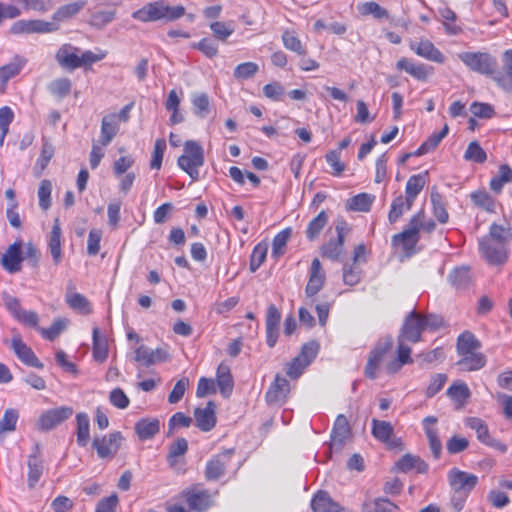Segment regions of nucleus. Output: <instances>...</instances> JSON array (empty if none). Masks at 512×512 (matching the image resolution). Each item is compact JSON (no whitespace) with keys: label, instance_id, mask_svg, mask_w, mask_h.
<instances>
[{"label":"nucleus","instance_id":"9","mask_svg":"<svg viewBox=\"0 0 512 512\" xmlns=\"http://www.w3.org/2000/svg\"><path fill=\"white\" fill-rule=\"evenodd\" d=\"M479 249L486 261L493 265L504 264L509 257V250L506 245L492 243L487 237L479 241Z\"/></svg>","mask_w":512,"mask_h":512},{"label":"nucleus","instance_id":"3","mask_svg":"<svg viewBox=\"0 0 512 512\" xmlns=\"http://www.w3.org/2000/svg\"><path fill=\"white\" fill-rule=\"evenodd\" d=\"M80 49L70 44L62 45L55 54L57 63L64 69L75 70L77 68L91 65L102 60L105 54L97 55L92 51H84L81 54Z\"/></svg>","mask_w":512,"mask_h":512},{"label":"nucleus","instance_id":"60","mask_svg":"<svg viewBox=\"0 0 512 512\" xmlns=\"http://www.w3.org/2000/svg\"><path fill=\"white\" fill-rule=\"evenodd\" d=\"M259 70V66L254 62H244L237 65L234 69V77L238 80H245L253 77Z\"/></svg>","mask_w":512,"mask_h":512},{"label":"nucleus","instance_id":"51","mask_svg":"<svg viewBox=\"0 0 512 512\" xmlns=\"http://www.w3.org/2000/svg\"><path fill=\"white\" fill-rule=\"evenodd\" d=\"M437 418L428 416L423 420V426L426 436L429 440L430 448H441V442L437 434Z\"/></svg>","mask_w":512,"mask_h":512},{"label":"nucleus","instance_id":"50","mask_svg":"<svg viewBox=\"0 0 512 512\" xmlns=\"http://www.w3.org/2000/svg\"><path fill=\"white\" fill-rule=\"evenodd\" d=\"M452 284L456 289L465 290L472 284V275L468 267L455 268L452 275Z\"/></svg>","mask_w":512,"mask_h":512},{"label":"nucleus","instance_id":"7","mask_svg":"<svg viewBox=\"0 0 512 512\" xmlns=\"http://www.w3.org/2000/svg\"><path fill=\"white\" fill-rule=\"evenodd\" d=\"M59 29V25L55 22L44 21L40 19L18 20L14 22L10 28L11 34H46L52 33Z\"/></svg>","mask_w":512,"mask_h":512},{"label":"nucleus","instance_id":"43","mask_svg":"<svg viewBox=\"0 0 512 512\" xmlns=\"http://www.w3.org/2000/svg\"><path fill=\"white\" fill-rule=\"evenodd\" d=\"M282 42L287 50L298 55H306L307 51L294 30H285L282 34Z\"/></svg>","mask_w":512,"mask_h":512},{"label":"nucleus","instance_id":"59","mask_svg":"<svg viewBox=\"0 0 512 512\" xmlns=\"http://www.w3.org/2000/svg\"><path fill=\"white\" fill-rule=\"evenodd\" d=\"M464 158L476 163H484L487 159V154L477 141H473L468 145Z\"/></svg>","mask_w":512,"mask_h":512},{"label":"nucleus","instance_id":"21","mask_svg":"<svg viewBox=\"0 0 512 512\" xmlns=\"http://www.w3.org/2000/svg\"><path fill=\"white\" fill-rule=\"evenodd\" d=\"M21 247V242H14L2 256L1 264L9 273H16L21 270V262L23 260Z\"/></svg>","mask_w":512,"mask_h":512},{"label":"nucleus","instance_id":"29","mask_svg":"<svg viewBox=\"0 0 512 512\" xmlns=\"http://www.w3.org/2000/svg\"><path fill=\"white\" fill-rule=\"evenodd\" d=\"M27 60L21 56H14L12 61L0 67V83L5 88L7 82L17 76L23 67L26 65Z\"/></svg>","mask_w":512,"mask_h":512},{"label":"nucleus","instance_id":"20","mask_svg":"<svg viewBox=\"0 0 512 512\" xmlns=\"http://www.w3.org/2000/svg\"><path fill=\"white\" fill-rule=\"evenodd\" d=\"M281 314L275 305H270L266 312V342L269 347H274L278 335Z\"/></svg>","mask_w":512,"mask_h":512},{"label":"nucleus","instance_id":"24","mask_svg":"<svg viewBox=\"0 0 512 512\" xmlns=\"http://www.w3.org/2000/svg\"><path fill=\"white\" fill-rule=\"evenodd\" d=\"M61 236L62 230L60 221L59 218H55L47 243L55 265H58L62 260Z\"/></svg>","mask_w":512,"mask_h":512},{"label":"nucleus","instance_id":"35","mask_svg":"<svg viewBox=\"0 0 512 512\" xmlns=\"http://www.w3.org/2000/svg\"><path fill=\"white\" fill-rule=\"evenodd\" d=\"M426 184L425 174H416L412 175L405 187V197L408 199V205H413L414 200L419 195V193L423 190Z\"/></svg>","mask_w":512,"mask_h":512},{"label":"nucleus","instance_id":"44","mask_svg":"<svg viewBox=\"0 0 512 512\" xmlns=\"http://www.w3.org/2000/svg\"><path fill=\"white\" fill-rule=\"evenodd\" d=\"M77 421V443L79 446H86L90 439V420L86 413H78Z\"/></svg>","mask_w":512,"mask_h":512},{"label":"nucleus","instance_id":"10","mask_svg":"<svg viewBox=\"0 0 512 512\" xmlns=\"http://www.w3.org/2000/svg\"><path fill=\"white\" fill-rule=\"evenodd\" d=\"M424 330L422 316L412 311L406 316L399 337L406 341L416 343L420 341L421 333Z\"/></svg>","mask_w":512,"mask_h":512},{"label":"nucleus","instance_id":"28","mask_svg":"<svg viewBox=\"0 0 512 512\" xmlns=\"http://www.w3.org/2000/svg\"><path fill=\"white\" fill-rule=\"evenodd\" d=\"M216 381L222 396L228 398L232 393L234 381L231 375L230 367L227 364L221 363L218 366L216 373Z\"/></svg>","mask_w":512,"mask_h":512},{"label":"nucleus","instance_id":"33","mask_svg":"<svg viewBox=\"0 0 512 512\" xmlns=\"http://www.w3.org/2000/svg\"><path fill=\"white\" fill-rule=\"evenodd\" d=\"M118 130L117 117L114 114L104 116L101 122L100 143L103 146H107L113 140Z\"/></svg>","mask_w":512,"mask_h":512},{"label":"nucleus","instance_id":"61","mask_svg":"<svg viewBox=\"0 0 512 512\" xmlns=\"http://www.w3.org/2000/svg\"><path fill=\"white\" fill-rule=\"evenodd\" d=\"M54 155V147L48 141H44L41 149L40 156L36 162L35 169H39L38 175H40L47 167L48 163Z\"/></svg>","mask_w":512,"mask_h":512},{"label":"nucleus","instance_id":"15","mask_svg":"<svg viewBox=\"0 0 512 512\" xmlns=\"http://www.w3.org/2000/svg\"><path fill=\"white\" fill-rule=\"evenodd\" d=\"M168 359L167 352L162 348L150 349L145 345H140L134 351L133 360L145 367L157 363L165 362Z\"/></svg>","mask_w":512,"mask_h":512},{"label":"nucleus","instance_id":"38","mask_svg":"<svg viewBox=\"0 0 512 512\" xmlns=\"http://www.w3.org/2000/svg\"><path fill=\"white\" fill-rule=\"evenodd\" d=\"M395 469L404 473L415 469L417 472L422 473L426 471L427 465L419 457L408 453L396 462Z\"/></svg>","mask_w":512,"mask_h":512},{"label":"nucleus","instance_id":"17","mask_svg":"<svg viewBox=\"0 0 512 512\" xmlns=\"http://www.w3.org/2000/svg\"><path fill=\"white\" fill-rule=\"evenodd\" d=\"M290 391V384L287 379L276 375L266 392L265 398L269 404H282Z\"/></svg>","mask_w":512,"mask_h":512},{"label":"nucleus","instance_id":"58","mask_svg":"<svg viewBox=\"0 0 512 512\" xmlns=\"http://www.w3.org/2000/svg\"><path fill=\"white\" fill-rule=\"evenodd\" d=\"M52 184L49 180H42L38 188L39 206L43 210H48L51 206Z\"/></svg>","mask_w":512,"mask_h":512},{"label":"nucleus","instance_id":"53","mask_svg":"<svg viewBox=\"0 0 512 512\" xmlns=\"http://www.w3.org/2000/svg\"><path fill=\"white\" fill-rule=\"evenodd\" d=\"M72 83L68 78H58L48 85L49 92L58 98L66 97L71 91Z\"/></svg>","mask_w":512,"mask_h":512},{"label":"nucleus","instance_id":"8","mask_svg":"<svg viewBox=\"0 0 512 512\" xmlns=\"http://www.w3.org/2000/svg\"><path fill=\"white\" fill-rule=\"evenodd\" d=\"M470 69L481 74H492L496 68V59L488 53H461L458 55Z\"/></svg>","mask_w":512,"mask_h":512},{"label":"nucleus","instance_id":"63","mask_svg":"<svg viewBox=\"0 0 512 512\" xmlns=\"http://www.w3.org/2000/svg\"><path fill=\"white\" fill-rule=\"evenodd\" d=\"M210 29L213 32L215 38L226 41L228 37H230L234 32V27L231 23H225L216 21L210 24Z\"/></svg>","mask_w":512,"mask_h":512},{"label":"nucleus","instance_id":"23","mask_svg":"<svg viewBox=\"0 0 512 512\" xmlns=\"http://www.w3.org/2000/svg\"><path fill=\"white\" fill-rule=\"evenodd\" d=\"M471 390L468 385L462 380H455L450 385V399L454 403L456 410H462L468 404L471 398Z\"/></svg>","mask_w":512,"mask_h":512},{"label":"nucleus","instance_id":"40","mask_svg":"<svg viewBox=\"0 0 512 512\" xmlns=\"http://www.w3.org/2000/svg\"><path fill=\"white\" fill-rule=\"evenodd\" d=\"M396 67L399 70H404L417 80H425L428 76V71L423 64H415L407 58H401L397 61Z\"/></svg>","mask_w":512,"mask_h":512},{"label":"nucleus","instance_id":"39","mask_svg":"<svg viewBox=\"0 0 512 512\" xmlns=\"http://www.w3.org/2000/svg\"><path fill=\"white\" fill-rule=\"evenodd\" d=\"M466 425L475 430L477 438L483 445L492 446L493 439L489 434L488 427L485 422L477 417H470L466 419Z\"/></svg>","mask_w":512,"mask_h":512},{"label":"nucleus","instance_id":"32","mask_svg":"<svg viewBox=\"0 0 512 512\" xmlns=\"http://www.w3.org/2000/svg\"><path fill=\"white\" fill-rule=\"evenodd\" d=\"M66 303L70 308L78 311L81 314H90L91 306L87 298L77 292L73 291L72 285L68 286L67 292L65 295Z\"/></svg>","mask_w":512,"mask_h":512},{"label":"nucleus","instance_id":"49","mask_svg":"<svg viewBox=\"0 0 512 512\" xmlns=\"http://www.w3.org/2000/svg\"><path fill=\"white\" fill-rule=\"evenodd\" d=\"M488 238L499 244L506 245L512 240V229L510 227H504L502 225L493 223L490 226Z\"/></svg>","mask_w":512,"mask_h":512},{"label":"nucleus","instance_id":"37","mask_svg":"<svg viewBox=\"0 0 512 512\" xmlns=\"http://www.w3.org/2000/svg\"><path fill=\"white\" fill-rule=\"evenodd\" d=\"M448 133V123H445L442 127V129L437 132L433 133L425 142H423L415 151V156H422L425 155L431 151H433L439 143L443 140V138Z\"/></svg>","mask_w":512,"mask_h":512},{"label":"nucleus","instance_id":"47","mask_svg":"<svg viewBox=\"0 0 512 512\" xmlns=\"http://www.w3.org/2000/svg\"><path fill=\"white\" fill-rule=\"evenodd\" d=\"M328 222V216L325 211H321L313 218L306 229V236L310 241L315 240Z\"/></svg>","mask_w":512,"mask_h":512},{"label":"nucleus","instance_id":"64","mask_svg":"<svg viewBox=\"0 0 512 512\" xmlns=\"http://www.w3.org/2000/svg\"><path fill=\"white\" fill-rule=\"evenodd\" d=\"M193 420L191 417L186 416L182 412H177L169 419L168 422V436L172 435L176 428H188L192 424Z\"/></svg>","mask_w":512,"mask_h":512},{"label":"nucleus","instance_id":"52","mask_svg":"<svg viewBox=\"0 0 512 512\" xmlns=\"http://www.w3.org/2000/svg\"><path fill=\"white\" fill-rule=\"evenodd\" d=\"M408 205V199L402 195L396 197L392 204L388 214V220L390 223H395L407 210H410L412 205Z\"/></svg>","mask_w":512,"mask_h":512},{"label":"nucleus","instance_id":"26","mask_svg":"<svg viewBox=\"0 0 512 512\" xmlns=\"http://www.w3.org/2000/svg\"><path fill=\"white\" fill-rule=\"evenodd\" d=\"M134 430L140 440H149L159 432L160 421L156 418H142L136 422Z\"/></svg>","mask_w":512,"mask_h":512},{"label":"nucleus","instance_id":"2","mask_svg":"<svg viewBox=\"0 0 512 512\" xmlns=\"http://www.w3.org/2000/svg\"><path fill=\"white\" fill-rule=\"evenodd\" d=\"M478 484V477L458 468L450 470V502L452 512H460L471 493Z\"/></svg>","mask_w":512,"mask_h":512},{"label":"nucleus","instance_id":"25","mask_svg":"<svg viewBox=\"0 0 512 512\" xmlns=\"http://www.w3.org/2000/svg\"><path fill=\"white\" fill-rule=\"evenodd\" d=\"M311 509L313 512H341L342 507L335 502L328 492L320 490L311 500Z\"/></svg>","mask_w":512,"mask_h":512},{"label":"nucleus","instance_id":"62","mask_svg":"<svg viewBox=\"0 0 512 512\" xmlns=\"http://www.w3.org/2000/svg\"><path fill=\"white\" fill-rule=\"evenodd\" d=\"M18 412L15 409H6L0 420V434L3 432H11L16 428L18 421Z\"/></svg>","mask_w":512,"mask_h":512},{"label":"nucleus","instance_id":"19","mask_svg":"<svg viewBox=\"0 0 512 512\" xmlns=\"http://www.w3.org/2000/svg\"><path fill=\"white\" fill-rule=\"evenodd\" d=\"M351 437V428L345 415L339 414L331 432V446H344Z\"/></svg>","mask_w":512,"mask_h":512},{"label":"nucleus","instance_id":"42","mask_svg":"<svg viewBox=\"0 0 512 512\" xmlns=\"http://www.w3.org/2000/svg\"><path fill=\"white\" fill-rule=\"evenodd\" d=\"M194 114L201 119L206 118L210 113V101L206 93H193L191 97Z\"/></svg>","mask_w":512,"mask_h":512},{"label":"nucleus","instance_id":"48","mask_svg":"<svg viewBox=\"0 0 512 512\" xmlns=\"http://www.w3.org/2000/svg\"><path fill=\"white\" fill-rule=\"evenodd\" d=\"M123 436L120 432L110 433L102 438L95 437L92 448H119L123 444Z\"/></svg>","mask_w":512,"mask_h":512},{"label":"nucleus","instance_id":"6","mask_svg":"<svg viewBox=\"0 0 512 512\" xmlns=\"http://www.w3.org/2000/svg\"><path fill=\"white\" fill-rule=\"evenodd\" d=\"M73 415V408L61 406L44 411L36 421V428L40 431L52 430Z\"/></svg>","mask_w":512,"mask_h":512},{"label":"nucleus","instance_id":"18","mask_svg":"<svg viewBox=\"0 0 512 512\" xmlns=\"http://www.w3.org/2000/svg\"><path fill=\"white\" fill-rule=\"evenodd\" d=\"M216 404L209 401L204 408H196L194 418L196 426L202 431H210L216 425Z\"/></svg>","mask_w":512,"mask_h":512},{"label":"nucleus","instance_id":"13","mask_svg":"<svg viewBox=\"0 0 512 512\" xmlns=\"http://www.w3.org/2000/svg\"><path fill=\"white\" fill-rule=\"evenodd\" d=\"M348 231L349 228L347 227V223L344 220L338 221L336 225L337 238L334 240L331 239L329 242L322 246V256L329 258L331 260H337L339 256L342 254L344 246V237Z\"/></svg>","mask_w":512,"mask_h":512},{"label":"nucleus","instance_id":"41","mask_svg":"<svg viewBox=\"0 0 512 512\" xmlns=\"http://www.w3.org/2000/svg\"><path fill=\"white\" fill-rule=\"evenodd\" d=\"M512 182V169L507 164L499 166L497 174L490 180V188L496 193H500L505 184Z\"/></svg>","mask_w":512,"mask_h":512},{"label":"nucleus","instance_id":"30","mask_svg":"<svg viewBox=\"0 0 512 512\" xmlns=\"http://www.w3.org/2000/svg\"><path fill=\"white\" fill-rule=\"evenodd\" d=\"M93 338V358L97 362H104L108 358V339L100 333L98 327H94L92 331Z\"/></svg>","mask_w":512,"mask_h":512},{"label":"nucleus","instance_id":"11","mask_svg":"<svg viewBox=\"0 0 512 512\" xmlns=\"http://www.w3.org/2000/svg\"><path fill=\"white\" fill-rule=\"evenodd\" d=\"M13 337L11 340V348L16 356L26 365L42 369L43 364L38 360L35 353L22 340L19 332L12 330Z\"/></svg>","mask_w":512,"mask_h":512},{"label":"nucleus","instance_id":"57","mask_svg":"<svg viewBox=\"0 0 512 512\" xmlns=\"http://www.w3.org/2000/svg\"><path fill=\"white\" fill-rule=\"evenodd\" d=\"M398 507L388 499L378 498L364 505V512H395Z\"/></svg>","mask_w":512,"mask_h":512},{"label":"nucleus","instance_id":"27","mask_svg":"<svg viewBox=\"0 0 512 512\" xmlns=\"http://www.w3.org/2000/svg\"><path fill=\"white\" fill-rule=\"evenodd\" d=\"M480 348L481 342L476 338V336L472 332L468 330L462 332L457 338L456 353L458 357L477 351Z\"/></svg>","mask_w":512,"mask_h":512},{"label":"nucleus","instance_id":"16","mask_svg":"<svg viewBox=\"0 0 512 512\" xmlns=\"http://www.w3.org/2000/svg\"><path fill=\"white\" fill-rule=\"evenodd\" d=\"M409 47L418 56L429 61L436 63H443L445 61V56L427 39L411 40Z\"/></svg>","mask_w":512,"mask_h":512},{"label":"nucleus","instance_id":"14","mask_svg":"<svg viewBox=\"0 0 512 512\" xmlns=\"http://www.w3.org/2000/svg\"><path fill=\"white\" fill-rule=\"evenodd\" d=\"M326 275L318 258L312 260L309 279L305 288V294L308 298L314 297L324 286Z\"/></svg>","mask_w":512,"mask_h":512},{"label":"nucleus","instance_id":"46","mask_svg":"<svg viewBox=\"0 0 512 512\" xmlns=\"http://www.w3.org/2000/svg\"><path fill=\"white\" fill-rule=\"evenodd\" d=\"M431 202L433 205V213L439 222L445 223L448 219L446 211L445 197L441 195L435 188L431 191Z\"/></svg>","mask_w":512,"mask_h":512},{"label":"nucleus","instance_id":"31","mask_svg":"<svg viewBox=\"0 0 512 512\" xmlns=\"http://www.w3.org/2000/svg\"><path fill=\"white\" fill-rule=\"evenodd\" d=\"M28 468V486L34 488L44 471L43 459L39 451L29 456Z\"/></svg>","mask_w":512,"mask_h":512},{"label":"nucleus","instance_id":"5","mask_svg":"<svg viewBox=\"0 0 512 512\" xmlns=\"http://www.w3.org/2000/svg\"><path fill=\"white\" fill-rule=\"evenodd\" d=\"M423 225V211L415 214L409 221L407 228L393 236V242L400 244L407 255L413 253L415 245L419 241V232Z\"/></svg>","mask_w":512,"mask_h":512},{"label":"nucleus","instance_id":"22","mask_svg":"<svg viewBox=\"0 0 512 512\" xmlns=\"http://www.w3.org/2000/svg\"><path fill=\"white\" fill-rule=\"evenodd\" d=\"M486 363V356L477 350L466 355L459 356L455 365L460 371L473 372L481 370L485 367Z\"/></svg>","mask_w":512,"mask_h":512},{"label":"nucleus","instance_id":"1","mask_svg":"<svg viewBox=\"0 0 512 512\" xmlns=\"http://www.w3.org/2000/svg\"><path fill=\"white\" fill-rule=\"evenodd\" d=\"M185 15V7L170 6L166 0H157L145 4L132 14V17L141 22L165 21L172 22Z\"/></svg>","mask_w":512,"mask_h":512},{"label":"nucleus","instance_id":"12","mask_svg":"<svg viewBox=\"0 0 512 512\" xmlns=\"http://www.w3.org/2000/svg\"><path fill=\"white\" fill-rule=\"evenodd\" d=\"M393 341L392 338H385L381 340L371 351L370 356L368 358L366 367H365V375L368 378L375 379L377 374V368L382 362L384 356L387 352L392 348Z\"/></svg>","mask_w":512,"mask_h":512},{"label":"nucleus","instance_id":"36","mask_svg":"<svg viewBox=\"0 0 512 512\" xmlns=\"http://www.w3.org/2000/svg\"><path fill=\"white\" fill-rule=\"evenodd\" d=\"M86 5L85 0L76 1L73 3H69L66 5H63L57 9V11L52 15V21L59 25L60 22L65 21L72 16L79 13L84 6Z\"/></svg>","mask_w":512,"mask_h":512},{"label":"nucleus","instance_id":"56","mask_svg":"<svg viewBox=\"0 0 512 512\" xmlns=\"http://www.w3.org/2000/svg\"><path fill=\"white\" fill-rule=\"evenodd\" d=\"M292 235V229L286 228L280 231L273 239L272 242V255L279 257L284 253V248Z\"/></svg>","mask_w":512,"mask_h":512},{"label":"nucleus","instance_id":"45","mask_svg":"<svg viewBox=\"0 0 512 512\" xmlns=\"http://www.w3.org/2000/svg\"><path fill=\"white\" fill-rule=\"evenodd\" d=\"M374 197L367 193H360L347 200L346 207L348 210L368 212L373 203Z\"/></svg>","mask_w":512,"mask_h":512},{"label":"nucleus","instance_id":"55","mask_svg":"<svg viewBox=\"0 0 512 512\" xmlns=\"http://www.w3.org/2000/svg\"><path fill=\"white\" fill-rule=\"evenodd\" d=\"M68 325V320L64 318L56 319L49 328H38L42 336L50 341L56 339Z\"/></svg>","mask_w":512,"mask_h":512},{"label":"nucleus","instance_id":"4","mask_svg":"<svg viewBox=\"0 0 512 512\" xmlns=\"http://www.w3.org/2000/svg\"><path fill=\"white\" fill-rule=\"evenodd\" d=\"M204 164V151L202 146L188 140L184 143V153L178 158V166L185 171L193 181L199 179V168Z\"/></svg>","mask_w":512,"mask_h":512},{"label":"nucleus","instance_id":"54","mask_svg":"<svg viewBox=\"0 0 512 512\" xmlns=\"http://www.w3.org/2000/svg\"><path fill=\"white\" fill-rule=\"evenodd\" d=\"M392 433L393 427L389 422L375 419L373 420L372 434L375 438L382 441L383 443H388Z\"/></svg>","mask_w":512,"mask_h":512},{"label":"nucleus","instance_id":"34","mask_svg":"<svg viewBox=\"0 0 512 512\" xmlns=\"http://www.w3.org/2000/svg\"><path fill=\"white\" fill-rule=\"evenodd\" d=\"M186 501L190 508L199 512L210 506V495L205 491L189 490L185 492Z\"/></svg>","mask_w":512,"mask_h":512}]
</instances>
